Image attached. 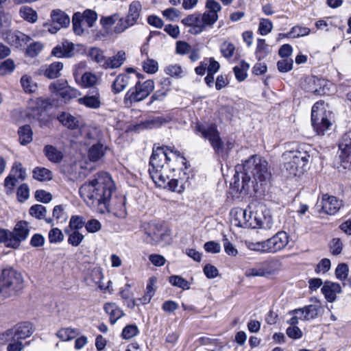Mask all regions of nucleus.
Returning <instances> with one entry per match:
<instances>
[{
  "mask_svg": "<svg viewBox=\"0 0 351 351\" xmlns=\"http://www.w3.org/2000/svg\"><path fill=\"white\" fill-rule=\"evenodd\" d=\"M114 190V182L106 172L98 173L95 178L84 182L80 188V197L89 206L98 207L101 213L108 209Z\"/></svg>",
  "mask_w": 351,
  "mask_h": 351,
  "instance_id": "obj_1",
  "label": "nucleus"
},
{
  "mask_svg": "<svg viewBox=\"0 0 351 351\" xmlns=\"http://www.w3.org/2000/svg\"><path fill=\"white\" fill-rule=\"evenodd\" d=\"M189 176L186 172H183V176L178 178H171L167 173L164 175V180H165V186H160V188L166 189L177 193L182 192L185 187L186 184L188 182Z\"/></svg>",
  "mask_w": 351,
  "mask_h": 351,
  "instance_id": "obj_17",
  "label": "nucleus"
},
{
  "mask_svg": "<svg viewBox=\"0 0 351 351\" xmlns=\"http://www.w3.org/2000/svg\"><path fill=\"white\" fill-rule=\"evenodd\" d=\"M43 44L40 42H34L27 46L26 54L32 58L36 57L43 50Z\"/></svg>",
  "mask_w": 351,
  "mask_h": 351,
  "instance_id": "obj_51",
  "label": "nucleus"
},
{
  "mask_svg": "<svg viewBox=\"0 0 351 351\" xmlns=\"http://www.w3.org/2000/svg\"><path fill=\"white\" fill-rule=\"evenodd\" d=\"M88 55L92 60L97 62L99 66L105 69L108 57L104 55V52L97 47H92L89 50Z\"/></svg>",
  "mask_w": 351,
  "mask_h": 351,
  "instance_id": "obj_31",
  "label": "nucleus"
},
{
  "mask_svg": "<svg viewBox=\"0 0 351 351\" xmlns=\"http://www.w3.org/2000/svg\"><path fill=\"white\" fill-rule=\"evenodd\" d=\"M33 178L40 182L49 181L52 180L53 173L47 168L36 167L33 170Z\"/></svg>",
  "mask_w": 351,
  "mask_h": 351,
  "instance_id": "obj_34",
  "label": "nucleus"
},
{
  "mask_svg": "<svg viewBox=\"0 0 351 351\" xmlns=\"http://www.w3.org/2000/svg\"><path fill=\"white\" fill-rule=\"evenodd\" d=\"M3 39L9 45L17 49L25 47L32 40L29 36L19 30L7 32L3 35Z\"/></svg>",
  "mask_w": 351,
  "mask_h": 351,
  "instance_id": "obj_14",
  "label": "nucleus"
},
{
  "mask_svg": "<svg viewBox=\"0 0 351 351\" xmlns=\"http://www.w3.org/2000/svg\"><path fill=\"white\" fill-rule=\"evenodd\" d=\"M243 171L235 175L234 178V187L240 193H247L250 189L258 191V183L261 185L269 181L271 173L267 161L258 155H254L248 158L243 165Z\"/></svg>",
  "mask_w": 351,
  "mask_h": 351,
  "instance_id": "obj_2",
  "label": "nucleus"
},
{
  "mask_svg": "<svg viewBox=\"0 0 351 351\" xmlns=\"http://www.w3.org/2000/svg\"><path fill=\"white\" fill-rule=\"evenodd\" d=\"M269 53V46L265 43V39L258 38L256 49V56L258 60L263 59Z\"/></svg>",
  "mask_w": 351,
  "mask_h": 351,
  "instance_id": "obj_45",
  "label": "nucleus"
},
{
  "mask_svg": "<svg viewBox=\"0 0 351 351\" xmlns=\"http://www.w3.org/2000/svg\"><path fill=\"white\" fill-rule=\"evenodd\" d=\"M21 84L27 93H35L37 90V84L34 82L32 77L23 75L21 78Z\"/></svg>",
  "mask_w": 351,
  "mask_h": 351,
  "instance_id": "obj_40",
  "label": "nucleus"
},
{
  "mask_svg": "<svg viewBox=\"0 0 351 351\" xmlns=\"http://www.w3.org/2000/svg\"><path fill=\"white\" fill-rule=\"evenodd\" d=\"M33 333L32 324L27 322L16 324L13 328L7 330L3 335L6 337L15 338L21 341Z\"/></svg>",
  "mask_w": 351,
  "mask_h": 351,
  "instance_id": "obj_13",
  "label": "nucleus"
},
{
  "mask_svg": "<svg viewBox=\"0 0 351 351\" xmlns=\"http://www.w3.org/2000/svg\"><path fill=\"white\" fill-rule=\"evenodd\" d=\"M63 69V63L54 62L46 66L43 70V74L49 79H55L60 75V71Z\"/></svg>",
  "mask_w": 351,
  "mask_h": 351,
  "instance_id": "obj_29",
  "label": "nucleus"
},
{
  "mask_svg": "<svg viewBox=\"0 0 351 351\" xmlns=\"http://www.w3.org/2000/svg\"><path fill=\"white\" fill-rule=\"evenodd\" d=\"M156 282V278L152 277L149 279L148 282L147 284L146 293L143 298V304L148 303L150 301V300L152 299V296L154 295V291H155L154 289V286L155 285Z\"/></svg>",
  "mask_w": 351,
  "mask_h": 351,
  "instance_id": "obj_48",
  "label": "nucleus"
},
{
  "mask_svg": "<svg viewBox=\"0 0 351 351\" xmlns=\"http://www.w3.org/2000/svg\"><path fill=\"white\" fill-rule=\"evenodd\" d=\"M273 28L272 22L268 19H261L259 23L258 30L261 35H267L271 32Z\"/></svg>",
  "mask_w": 351,
  "mask_h": 351,
  "instance_id": "obj_59",
  "label": "nucleus"
},
{
  "mask_svg": "<svg viewBox=\"0 0 351 351\" xmlns=\"http://www.w3.org/2000/svg\"><path fill=\"white\" fill-rule=\"evenodd\" d=\"M29 213L37 219H44L47 214V209L41 204H34L30 207Z\"/></svg>",
  "mask_w": 351,
  "mask_h": 351,
  "instance_id": "obj_44",
  "label": "nucleus"
},
{
  "mask_svg": "<svg viewBox=\"0 0 351 351\" xmlns=\"http://www.w3.org/2000/svg\"><path fill=\"white\" fill-rule=\"evenodd\" d=\"M308 83H313L315 86H319V88H312L307 90V91L312 92L315 95H322L326 93V82L324 80L317 79V78H311L309 79Z\"/></svg>",
  "mask_w": 351,
  "mask_h": 351,
  "instance_id": "obj_41",
  "label": "nucleus"
},
{
  "mask_svg": "<svg viewBox=\"0 0 351 351\" xmlns=\"http://www.w3.org/2000/svg\"><path fill=\"white\" fill-rule=\"evenodd\" d=\"M206 8L208 9V11H206L204 13L208 14L210 17H213L214 19L213 23L215 24L219 18L217 13L221 10V5L215 0H207L206 3Z\"/></svg>",
  "mask_w": 351,
  "mask_h": 351,
  "instance_id": "obj_36",
  "label": "nucleus"
},
{
  "mask_svg": "<svg viewBox=\"0 0 351 351\" xmlns=\"http://www.w3.org/2000/svg\"><path fill=\"white\" fill-rule=\"evenodd\" d=\"M195 133L209 141L216 154L223 157L224 152L228 154L234 147V142L228 140L225 145L220 137L219 132L215 124L204 125L197 123L195 128Z\"/></svg>",
  "mask_w": 351,
  "mask_h": 351,
  "instance_id": "obj_5",
  "label": "nucleus"
},
{
  "mask_svg": "<svg viewBox=\"0 0 351 351\" xmlns=\"http://www.w3.org/2000/svg\"><path fill=\"white\" fill-rule=\"evenodd\" d=\"M169 282L174 287L182 288L184 290L190 289L189 282L180 276H171L169 277Z\"/></svg>",
  "mask_w": 351,
  "mask_h": 351,
  "instance_id": "obj_46",
  "label": "nucleus"
},
{
  "mask_svg": "<svg viewBox=\"0 0 351 351\" xmlns=\"http://www.w3.org/2000/svg\"><path fill=\"white\" fill-rule=\"evenodd\" d=\"M84 239V235L80 233L77 230H74L73 232L69 234L68 238V243L72 246H78Z\"/></svg>",
  "mask_w": 351,
  "mask_h": 351,
  "instance_id": "obj_62",
  "label": "nucleus"
},
{
  "mask_svg": "<svg viewBox=\"0 0 351 351\" xmlns=\"http://www.w3.org/2000/svg\"><path fill=\"white\" fill-rule=\"evenodd\" d=\"M84 226H85V221L82 217L77 216V215L71 217L70 221H69V227L71 229L77 231L79 229L82 228Z\"/></svg>",
  "mask_w": 351,
  "mask_h": 351,
  "instance_id": "obj_64",
  "label": "nucleus"
},
{
  "mask_svg": "<svg viewBox=\"0 0 351 351\" xmlns=\"http://www.w3.org/2000/svg\"><path fill=\"white\" fill-rule=\"evenodd\" d=\"M23 288L21 272L11 267L3 268L0 273V296L5 298L16 295Z\"/></svg>",
  "mask_w": 351,
  "mask_h": 351,
  "instance_id": "obj_6",
  "label": "nucleus"
},
{
  "mask_svg": "<svg viewBox=\"0 0 351 351\" xmlns=\"http://www.w3.org/2000/svg\"><path fill=\"white\" fill-rule=\"evenodd\" d=\"M173 160L177 165H181L186 169V160L180 156L178 151L170 150L167 153L164 147H158L154 148L149 159V173L153 182L157 186H165V180L164 175L167 174L169 165L168 162Z\"/></svg>",
  "mask_w": 351,
  "mask_h": 351,
  "instance_id": "obj_4",
  "label": "nucleus"
},
{
  "mask_svg": "<svg viewBox=\"0 0 351 351\" xmlns=\"http://www.w3.org/2000/svg\"><path fill=\"white\" fill-rule=\"evenodd\" d=\"M17 199L20 202L26 201L29 197V189L27 184H22L16 191Z\"/></svg>",
  "mask_w": 351,
  "mask_h": 351,
  "instance_id": "obj_56",
  "label": "nucleus"
},
{
  "mask_svg": "<svg viewBox=\"0 0 351 351\" xmlns=\"http://www.w3.org/2000/svg\"><path fill=\"white\" fill-rule=\"evenodd\" d=\"M317 206L321 207L322 211L328 215H335L341 206V202L333 195L324 194L322 200Z\"/></svg>",
  "mask_w": 351,
  "mask_h": 351,
  "instance_id": "obj_16",
  "label": "nucleus"
},
{
  "mask_svg": "<svg viewBox=\"0 0 351 351\" xmlns=\"http://www.w3.org/2000/svg\"><path fill=\"white\" fill-rule=\"evenodd\" d=\"M319 310V307L318 306L310 304L303 307L302 311H298V312L301 313L305 320H310L315 319L317 317Z\"/></svg>",
  "mask_w": 351,
  "mask_h": 351,
  "instance_id": "obj_39",
  "label": "nucleus"
},
{
  "mask_svg": "<svg viewBox=\"0 0 351 351\" xmlns=\"http://www.w3.org/2000/svg\"><path fill=\"white\" fill-rule=\"evenodd\" d=\"M234 50L235 47L234 45L227 41L223 43L220 47L221 53L226 58H231L233 56Z\"/></svg>",
  "mask_w": 351,
  "mask_h": 351,
  "instance_id": "obj_60",
  "label": "nucleus"
},
{
  "mask_svg": "<svg viewBox=\"0 0 351 351\" xmlns=\"http://www.w3.org/2000/svg\"><path fill=\"white\" fill-rule=\"evenodd\" d=\"M82 18L83 16L80 12L75 13L72 18L73 29L74 32L77 35H80L84 32L82 27V23L84 22Z\"/></svg>",
  "mask_w": 351,
  "mask_h": 351,
  "instance_id": "obj_50",
  "label": "nucleus"
},
{
  "mask_svg": "<svg viewBox=\"0 0 351 351\" xmlns=\"http://www.w3.org/2000/svg\"><path fill=\"white\" fill-rule=\"evenodd\" d=\"M130 77L128 73H121L114 80L111 90L114 94L121 93L129 84Z\"/></svg>",
  "mask_w": 351,
  "mask_h": 351,
  "instance_id": "obj_25",
  "label": "nucleus"
},
{
  "mask_svg": "<svg viewBox=\"0 0 351 351\" xmlns=\"http://www.w3.org/2000/svg\"><path fill=\"white\" fill-rule=\"evenodd\" d=\"M289 235L285 231H280L267 239L269 253L275 254L283 250L289 243Z\"/></svg>",
  "mask_w": 351,
  "mask_h": 351,
  "instance_id": "obj_15",
  "label": "nucleus"
},
{
  "mask_svg": "<svg viewBox=\"0 0 351 351\" xmlns=\"http://www.w3.org/2000/svg\"><path fill=\"white\" fill-rule=\"evenodd\" d=\"M154 89V82L147 80L144 82L138 81L125 95L124 103H138L146 99Z\"/></svg>",
  "mask_w": 351,
  "mask_h": 351,
  "instance_id": "obj_8",
  "label": "nucleus"
},
{
  "mask_svg": "<svg viewBox=\"0 0 351 351\" xmlns=\"http://www.w3.org/2000/svg\"><path fill=\"white\" fill-rule=\"evenodd\" d=\"M51 54L57 58H71L74 56V45L69 41H64L53 48Z\"/></svg>",
  "mask_w": 351,
  "mask_h": 351,
  "instance_id": "obj_21",
  "label": "nucleus"
},
{
  "mask_svg": "<svg viewBox=\"0 0 351 351\" xmlns=\"http://www.w3.org/2000/svg\"><path fill=\"white\" fill-rule=\"evenodd\" d=\"M348 271V266L346 263H340L335 269L336 277L340 280H343L347 278Z\"/></svg>",
  "mask_w": 351,
  "mask_h": 351,
  "instance_id": "obj_63",
  "label": "nucleus"
},
{
  "mask_svg": "<svg viewBox=\"0 0 351 351\" xmlns=\"http://www.w3.org/2000/svg\"><path fill=\"white\" fill-rule=\"evenodd\" d=\"M341 291V287L339 284L326 281L322 288V292L325 298L329 302H332L336 300L337 293Z\"/></svg>",
  "mask_w": 351,
  "mask_h": 351,
  "instance_id": "obj_22",
  "label": "nucleus"
},
{
  "mask_svg": "<svg viewBox=\"0 0 351 351\" xmlns=\"http://www.w3.org/2000/svg\"><path fill=\"white\" fill-rule=\"evenodd\" d=\"M83 18L82 21L84 23H86L88 27H91L93 26L95 22L97 19V14L95 11L91 10H86L84 12L83 14H82Z\"/></svg>",
  "mask_w": 351,
  "mask_h": 351,
  "instance_id": "obj_55",
  "label": "nucleus"
},
{
  "mask_svg": "<svg viewBox=\"0 0 351 351\" xmlns=\"http://www.w3.org/2000/svg\"><path fill=\"white\" fill-rule=\"evenodd\" d=\"M102 278L103 274L101 269L99 267H94L88 272L86 280L89 285L93 283L95 285H98L101 289L102 287L100 285V283Z\"/></svg>",
  "mask_w": 351,
  "mask_h": 351,
  "instance_id": "obj_35",
  "label": "nucleus"
},
{
  "mask_svg": "<svg viewBox=\"0 0 351 351\" xmlns=\"http://www.w3.org/2000/svg\"><path fill=\"white\" fill-rule=\"evenodd\" d=\"M79 95H80V93L78 90L67 86L60 93V96L65 100L76 98Z\"/></svg>",
  "mask_w": 351,
  "mask_h": 351,
  "instance_id": "obj_58",
  "label": "nucleus"
},
{
  "mask_svg": "<svg viewBox=\"0 0 351 351\" xmlns=\"http://www.w3.org/2000/svg\"><path fill=\"white\" fill-rule=\"evenodd\" d=\"M265 276L274 274L279 269L280 262L275 258L268 259L260 263Z\"/></svg>",
  "mask_w": 351,
  "mask_h": 351,
  "instance_id": "obj_30",
  "label": "nucleus"
},
{
  "mask_svg": "<svg viewBox=\"0 0 351 351\" xmlns=\"http://www.w3.org/2000/svg\"><path fill=\"white\" fill-rule=\"evenodd\" d=\"M310 33V29L306 27L294 26L287 34H279L280 38H298L307 36Z\"/></svg>",
  "mask_w": 351,
  "mask_h": 351,
  "instance_id": "obj_37",
  "label": "nucleus"
},
{
  "mask_svg": "<svg viewBox=\"0 0 351 351\" xmlns=\"http://www.w3.org/2000/svg\"><path fill=\"white\" fill-rule=\"evenodd\" d=\"M125 59V51L123 50L119 51L116 55L108 58L105 69L119 68L123 64Z\"/></svg>",
  "mask_w": 351,
  "mask_h": 351,
  "instance_id": "obj_28",
  "label": "nucleus"
},
{
  "mask_svg": "<svg viewBox=\"0 0 351 351\" xmlns=\"http://www.w3.org/2000/svg\"><path fill=\"white\" fill-rule=\"evenodd\" d=\"M19 142L22 145H26L32 141V130L29 125H25L19 128L18 130Z\"/></svg>",
  "mask_w": 351,
  "mask_h": 351,
  "instance_id": "obj_33",
  "label": "nucleus"
},
{
  "mask_svg": "<svg viewBox=\"0 0 351 351\" xmlns=\"http://www.w3.org/2000/svg\"><path fill=\"white\" fill-rule=\"evenodd\" d=\"M30 232L29 223L25 221L16 223L12 231H10L11 239L9 240L8 247L18 249L21 243L25 241Z\"/></svg>",
  "mask_w": 351,
  "mask_h": 351,
  "instance_id": "obj_12",
  "label": "nucleus"
},
{
  "mask_svg": "<svg viewBox=\"0 0 351 351\" xmlns=\"http://www.w3.org/2000/svg\"><path fill=\"white\" fill-rule=\"evenodd\" d=\"M43 153L47 158L53 163H60L63 158L62 152L51 145H47L44 147Z\"/></svg>",
  "mask_w": 351,
  "mask_h": 351,
  "instance_id": "obj_27",
  "label": "nucleus"
},
{
  "mask_svg": "<svg viewBox=\"0 0 351 351\" xmlns=\"http://www.w3.org/2000/svg\"><path fill=\"white\" fill-rule=\"evenodd\" d=\"M50 17L52 23L58 25L61 28L66 27L70 24L69 16L64 11L60 9L51 10Z\"/></svg>",
  "mask_w": 351,
  "mask_h": 351,
  "instance_id": "obj_23",
  "label": "nucleus"
},
{
  "mask_svg": "<svg viewBox=\"0 0 351 351\" xmlns=\"http://www.w3.org/2000/svg\"><path fill=\"white\" fill-rule=\"evenodd\" d=\"M339 157L351 162V130L344 134L339 143Z\"/></svg>",
  "mask_w": 351,
  "mask_h": 351,
  "instance_id": "obj_20",
  "label": "nucleus"
},
{
  "mask_svg": "<svg viewBox=\"0 0 351 351\" xmlns=\"http://www.w3.org/2000/svg\"><path fill=\"white\" fill-rule=\"evenodd\" d=\"M142 10V5L138 1H132L129 5L128 12L125 18L119 19L114 27V32L117 34L124 32L128 28L138 23Z\"/></svg>",
  "mask_w": 351,
  "mask_h": 351,
  "instance_id": "obj_10",
  "label": "nucleus"
},
{
  "mask_svg": "<svg viewBox=\"0 0 351 351\" xmlns=\"http://www.w3.org/2000/svg\"><path fill=\"white\" fill-rule=\"evenodd\" d=\"M232 223L238 227L244 228H250L256 225L252 223V213H247V210L243 209H239L236 211Z\"/></svg>",
  "mask_w": 351,
  "mask_h": 351,
  "instance_id": "obj_18",
  "label": "nucleus"
},
{
  "mask_svg": "<svg viewBox=\"0 0 351 351\" xmlns=\"http://www.w3.org/2000/svg\"><path fill=\"white\" fill-rule=\"evenodd\" d=\"M97 76L90 72L84 73L81 77V82L84 87H91L95 86L97 82Z\"/></svg>",
  "mask_w": 351,
  "mask_h": 351,
  "instance_id": "obj_47",
  "label": "nucleus"
},
{
  "mask_svg": "<svg viewBox=\"0 0 351 351\" xmlns=\"http://www.w3.org/2000/svg\"><path fill=\"white\" fill-rule=\"evenodd\" d=\"M138 332V328L136 325H128L122 331V337L125 339H130L136 336Z\"/></svg>",
  "mask_w": 351,
  "mask_h": 351,
  "instance_id": "obj_61",
  "label": "nucleus"
},
{
  "mask_svg": "<svg viewBox=\"0 0 351 351\" xmlns=\"http://www.w3.org/2000/svg\"><path fill=\"white\" fill-rule=\"evenodd\" d=\"M143 68L145 72L154 74L158 70V64L155 60L147 58L143 62Z\"/></svg>",
  "mask_w": 351,
  "mask_h": 351,
  "instance_id": "obj_54",
  "label": "nucleus"
},
{
  "mask_svg": "<svg viewBox=\"0 0 351 351\" xmlns=\"http://www.w3.org/2000/svg\"><path fill=\"white\" fill-rule=\"evenodd\" d=\"M78 335L76 329L66 328L59 330L56 334L57 337L62 341H70L75 339Z\"/></svg>",
  "mask_w": 351,
  "mask_h": 351,
  "instance_id": "obj_42",
  "label": "nucleus"
},
{
  "mask_svg": "<svg viewBox=\"0 0 351 351\" xmlns=\"http://www.w3.org/2000/svg\"><path fill=\"white\" fill-rule=\"evenodd\" d=\"M288 147L282 155V171L288 178L300 177L307 169L313 148L308 144L295 143L289 144Z\"/></svg>",
  "mask_w": 351,
  "mask_h": 351,
  "instance_id": "obj_3",
  "label": "nucleus"
},
{
  "mask_svg": "<svg viewBox=\"0 0 351 351\" xmlns=\"http://www.w3.org/2000/svg\"><path fill=\"white\" fill-rule=\"evenodd\" d=\"M324 104L323 101H319L313 106L311 110L312 125L318 135H324L325 131L331 125L326 117Z\"/></svg>",
  "mask_w": 351,
  "mask_h": 351,
  "instance_id": "obj_9",
  "label": "nucleus"
},
{
  "mask_svg": "<svg viewBox=\"0 0 351 351\" xmlns=\"http://www.w3.org/2000/svg\"><path fill=\"white\" fill-rule=\"evenodd\" d=\"M293 61L291 58H285L278 61L277 67L280 72L286 73L293 68Z\"/></svg>",
  "mask_w": 351,
  "mask_h": 351,
  "instance_id": "obj_57",
  "label": "nucleus"
},
{
  "mask_svg": "<svg viewBox=\"0 0 351 351\" xmlns=\"http://www.w3.org/2000/svg\"><path fill=\"white\" fill-rule=\"evenodd\" d=\"M213 20L208 14L194 13L183 19L182 23L191 27L189 33L197 35L208 28H213Z\"/></svg>",
  "mask_w": 351,
  "mask_h": 351,
  "instance_id": "obj_7",
  "label": "nucleus"
},
{
  "mask_svg": "<svg viewBox=\"0 0 351 351\" xmlns=\"http://www.w3.org/2000/svg\"><path fill=\"white\" fill-rule=\"evenodd\" d=\"M19 15L25 21L34 23L38 20V14L32 8L23 5L20 8Z\"/></svg>",
  "mask_w": 351,
  "mask_h": 351,
  "instance_id": "obj_32",
  "label": "nucleus"
},
{
  "mask_svg": "<svg viewBox=\"0 0 351 351\" xmlns=\"http://www.w3.org/2000/svg\"><path fill=\"white\" fill-rule=\"evenodd\" d=\"M104 309L110 315V322L111 324H114L119 319L124 315L123 311L114 303L105 304Z\"/></svg>",
  "mask_w": 351,
  "mask_h": 351,
  "instance_id": "obj_26",
  "label": "nucleus"
},
{
  "mask_svg": "<svg viewBox=\"0 0 351 351\" xmlns=\"http://www.w3.org/2000/svg\"><path fill=\"white\" fill-rule=\"evenodd\" d=\"M58 119L63 125L69 129L73 130L78 127L77 119L69 113L62 112L58 116Z\"/></svg>",
  "mask_w": 351,
  "mask_h": 351,
  "instance_id": "obj_38",
  "label": "nucleus"
},
{
  "mask_svg": "<svg viewBox=\"0 0 351 351\" xmlns=\"http://www.w3.org/2000/svg\"><path fill=\"white\" fill-rule=\"evenodd\" d=\"M143 241L151 245H156L163 239L165 236L162 226L159 223L151 221L142 226Z\"/></svg>",
  "mask_w": 351,
  "mask_h": 351,
  "instance_id": "obj_11",
  "label": "nucleus"
},
{
  "mask_svg": "<svg viewBox=\"0 0 351 351\" xmlns=\"http://www.w3.org/2000/svg\"><path fill=\"white\" fill-rule=\"evenodd\" d=\"M77 101L80 104L92 109H98L101 105L100 94L98 89L93 90L84 97L79 98Z\"/></svg>",
  "mask_w": 351,
  "mask_h": 351,
  "instance_id": "obj_19",
  "label": "nucleus"
},
{
  "mask_svg": "<svg viewBox=\"0 0 351 351\" xmlns=\"http://www.w3.org/2000/svg\"><path fill=\"white\" fill-rule=\"evenodd\" d=\"M48 239L51 243H60L64 240V234L59 228H53L49 232Z\"/></svg>",
  "mask_w": 351,
  "mask_h": 351,
  "instance_id": "obj_53",
  "label": "nucleus"
},
{
  "mask_svg": "<svg viewBox=\"0 0 351 351\" xmlns=\"http://www.w3.org/2000/svg\"><path fill=\"white\" fill-rule=\"evenodd\" d=\"M19 180V179L12 173H9V175L5 178L4 187L5 188V192L7 194L12 193L14 188L18 183Z\"/></svg>",
  "mask_w": 351,
  "mask_h": 351,
  "instance_id": "obj_52",
  "label": "nucleus"
},
{
  "mask_svg": "<svg viewBox=\"0 0 351 351\" xmlns=\"http://www.w3.org/2000/svg\"><path fill=\"white\" fill-rule=\"evenodd\" d=\"M10 173L14 174L20 180H24L26 178V171L20 162H14Z\"/></svg>",
  "mask_w": 351,
  "mask_h": 351,
  "instance_id": "obj_49",
  "label": "nucleus"
},
{
  "mask_svg": "<svg viewBox=\"0 0 351 351\" xmlns=\"http://www.w3.org/2000/svg\"><path fill=\"white\" fill-rule=\"evenodd\" d=\"M16 68L14 61L8 58L0 63V76L11 74Z\"/></svg>",
  "mask_w": 351,
  "mask_h": 351,
  "instance_id": "obj_43",
  "label": "nucleus"
},
{
  "mask_svg": "<svg viewBox=\"0 0 351 351\" xmlns=\"http://www.w3.org/2000/svg\"><path fill=\"white\" fill-rule=\"evenodd\" d=\"M106 149L107 147L101 143L97 142L90 147L88 157L92 162L98 161L104 156Z\"/></svg>",
  "mask_w": 351,
  "mask_h": 351,
  "instance_id": "obj_24",
  "label": "nucleus"
}]
</instances>
